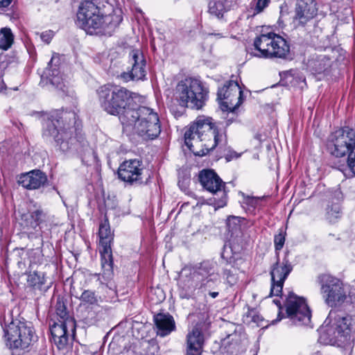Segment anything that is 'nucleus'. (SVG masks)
<instances>
[{
	"instance_id": "nucleus-19",
	"label": "nucleus",
	"mask_w": 355,
	"mask_h": 355,
	"mask_svg": "<svg viewBox=\"0 0 355 355\" xmlns=\"http://www.w3.org/2000/svg\"><path fill=\"white\" fill-rule=\"evenodd\" d=\"M315 0H297L293 21L297 25L304 26L318 13Z\"/></svg>"
},
{
	"instance_id": "nucleus-24",
	"label": "nucleus",
	"mask_w": 355,
	"mask_h": 355,
	"mask_svg": "<svg viewBox=\"0 0 355 355\" xmlns=\"http://www.w3.org/2000/svg\"><path fill=\"white\" fill-rule=\"evenodd\" d=\"M157 328V335L164 337L171 334L175 329L173 318L169 314L159 313L154 318Z\"/></svg>"
},
{
	"instance_id": "nucleus-34",
	"label": "nucleus",
	"mask_w": 355,
	"mask_h": 355,
	"mask_svg": "<svg viewBox=\"0 0 355 355\" xmlns=\"http://www.w3.org/2000/svg\"><path fill=\"white\" fill-rule=\"evenodd\" d=\"M270 2V0H257L255 6L252 8V15L262 12L268 6Z\"/></svg>"
},
{
	"instance_id": "nucleus-20",
	"label": "nucleus",
	"mask_w": 355,
	"mask_h": 355,
	"mask_svg": "<svg viewBox=\"0 0 355 355\" xmlns=\"http://www.w3.org/2000/svg\"><path fill=\"white\" fill-rule=\"evenodd\" d=\"M142 163L139 159H129L123 162L118 169L119 178L126 182L133 183L141 181Z\"/></svg>"
},
{
	"instance_id": "nucleus-14",
	"label": "nucleus",
	"mask_w": 355,
	"mask_h": 355,
	"mask_svg": "<svg viewBox=\"0 0 355 355\" xmlns=\"http://www.w3.org/2000/svg\"><path fill=\"white\" fill-rule=\"evenodd\" d=\"M219 100L223 111L234 112L243 103V92L238 83L230 80L218 90Z\"/></svg>"
},
{
	"instance_id": "nucleus-38",
	"label": "nucleus",
	"mask_w": 355,
	"mask_h": 355,
	"mask_svg": "<svg viewBox=\"0 0 355 355\" xmlns=\"http://www.w3.org/2000/svg\"><path fill=\"white\" fill-rule=\"evenodd\" d=\"M53 37V32L51 31H46L40 34V38L46 44H49Z\"/></svg>"
},
{
	"instance_id": "nucleus-43",
	"label": "nucleus",
	"mask_w": 355,
	"mask_h": 355,
	"mask_svg": "<svg viewBox=\"0 0 355 355\" xmlns=\"http://www.w3.org/2000/svg\"><path fill=\"white\" fill-rule=\"evenodd\" d=\"M12 0H0V7L6 8L8 6Z\"/></svg>"
},
{
	"instance_id": "nucleus-15",
	"label": "nucleus",
	"mask_w": 355,
	"mask_h": 355,
	"mask_svg": "<svg viewBox=\"0 0 355 355\" xmlns=\"http://www.w3.org/2000/svg\"><path fill=\"white\" fill-rule=\"evenodd\" d=\"M213 274V268L208 262L202 263L197 268L189 266L183 268L180 273V278L191 282V286L202 287L207 286V284L212 281L213 279L209 278Z\"/></svg>"
},
{
	"instance_id": "nucleus-37",
	"label": "nucleus",
	"mask_w": 355,
	"mask_h": 355,
	"mask_svg": "<svg viewBox=\"0 0 355 355\" xmlns=\"http://www.w3.org/2000/svg\"><path fill=\"white\" fill-rule=\"evenodd\" d=\"M285 243V236L283 232H279L275 236L274 243L276 252L282 249Z\"/></svg>"
},
{
	"instance_id": "nucleus-9",
	"label": "nucleus",
	"mask_w": 355,
	"mask_h": 355,
	"mask_svg": "<svg viewBox=\"0 0 355 355\" xmlns=\"http://www.w3.org/2000/svg\"><path fill=\"white\" fill-rule=\"evenodd\" d=\"M254 46L259 51V56L265 58H285L290 52V46L286 40L272 32L256 37Z\"/></svg>"
},
{
	"instance_id": "nucleus-35",
	"label": "nucleus",
	"mask_w": 355,
	"mask_h": 355,
	"mask_svg": "<svg viewBox=\"0 0 355 355\" xmlns=\"http://www.w3.org/2000/svg\"><path fill=\"white\" fill-rule=\"evenodd\" d=\"M263 198H259V197H252V196H244L243 204L245 205L248 207V209L250 208L254 209L257 207L260 201L262 200Z\"/></svg>"
},
{
	"instance_id": "nucleus-7",
	"label": "nucleus",
	"mask_w": 355,
	"mask_h": 355,
	"mask_svg": "<svg viewBox=\"0 0 355 355\" xmlns=\"http://www.w3.org/2000/svg\"><path fill=\"white\" fill-rule=\"evenodd\" d=\"M121 21L119 16L103 15L99 6L89 0L82 2L77 12L76 23L85 30L115 28Z\"/></svg>"
},
{
	"instance_id": "nucleus-10",
	"label": "nucleus",
	"mask_w": 355,
	"mask_h": 355,
	"mask_svg": "<svg viewBox=\"0 0 355 355\" xmlns=\"http://www.w3.org/2000/svg\"><path fill=\"white\" fill-rule=\"evenodd\" d=\"M320 286V293L324 302L331 307L343 304L347 297V292L343 282L329 274H321L318 277Z\"/></svg>"
},
{
	"instance_id": "nucleus-41",
	"label": "nucleus",
	"mask_w": 355,
	"mask_h": 355,
	"mask_svg": "<svg viewBox=\"0 0 355 355\" xmlns=\"http://www.w3.org/2000/svg\"><path fill=\"white\" fill-rule=\"evenodd\" d=\"M202 349L187 346V355H201Z\"/></svg>"
},
{
	"instance_id": "nucleus-13",
	"label": "nucleus",
	"mask_w": 355,
	"mask_h": 355,
	"mask_svg": "<svg viewBox=\"0 0 355 355\" xmlns=\"http://www.w3.org/2000/svg\"><path fill=\"white\" fill-rule=\"evenodd\" d=\"M287 317L296 325H309L311 322V311L303 297L291 293L286 302Z\"/></svg>"
},
{
	"instance_id": "nucleus-5",
	"label": "nucleus",
	"mask_w": 355,
	"mask_h": 355,
	"mask_svg": "<svg viewBox=\"0 0 355 355\" xmlns=\"http://www.w3.org/2000/svg\"><path fill=\"white\" fill-rule=\"evenodd\" d=\"M322 329L329 336L330 342L345 345L354 337L355 316L331 311Z\"/></svg>"
},
{
	"instance_id": "nucleus-28",
	"label": "nucleus",
	"mask_w": 355,
	"mask_h": 355,
	"mask_svg": "<svg viewBox=\"0 0 355 355\" xmlns=\"http://www.w3.org/2000/svg\"><path fill=\"white\" fill-rule=\"evenodd\" d=\"M14 37L11 30L3 28L0 32V49L8 50L13 43Z\"/></svg>"
},
{
	"instance_id": "nucleus-6",
	"label": "nucleus",
	"mask_w": 355,
	"mask_h": 355,
	"mask_svg": "<svg viewBox=\"0 0 355 355\" xmlns=\"http://www.w3.org/2000/svg\"><path fill=\"white\" fill-rule=\"evenodd\" d=\"M208 89L200 80L187 78L178 83L175 95L180 106L200 110L208 99Z\"/></svg>"
},
{
	"instance_id": "nucleus-46",
	"label": "nucleus",
	"mask_w": 355,
	"mask_h": 355,
	"mask_svg": "<svg viewBox=\"0 0 355 355\" xmlns=\"http://www.w3.org/2000/svg\"><path fill=\"white\" fill-rule=\"evenodd\" d=\"M274 302H275L277 304V303H279V302L277 300H274Z\"/></svg>"
},
{
	"instance_id": "nucleus-23",
	"label": "nucleus",
	"mask_w": 355,
	"mask_h": 355,
	"mask_svg": "<svg viewBox=\"0 0 355 355\" xmlns=\"http://www.w3.org/2000/svg\"><path fill=\"white\" fill-rule=\"evenodd\" d=\"M56 56L53 55L51 61L49 63V67H47L44 71V76L49 80L50 83L55 86L57 89L64 92L65 78L60 74V68H58L55 64L53 66V62L56 59Z\"/></svg>"
},
{
	"instance_id": "nucleus-17",
	"label": "nucleus",
	"mask_w": 355,
	"mask_h": 355,
	"mask_svg": "<svg viewBox=\"0 0 355 355\" xmlns=\"http://www.w3.org/2000/svg\"><path fill=\"white\" fill-rule=\"evenodd\" d=\"M50 331L55 345L63 349L67 345L69 336H75L76 322L73 318L58 320L51 325Z\"/></svg>"
},
{
	"instance_id": "nucleus-45",
	"label": "nucleus",
	"mask_w": 355,
	"mask_h": 355,
	"mask_svg": "<svg viewBox=\"0 0 355 355\" xmlns=\"http://www.w3.org/2000/svg\"><path fill=\"white\" fill-rule=\"evenodd\" d=\"M2 83H3V80L1 78V76H0V88L2 86Z\"/></svg>"
},
{
	"instance_id": "nucleus-3",
	"label": "nucleus",
	"mask_w": 355,
	"mask_h": 355,
	"mask_svg": "<svg viewBox=\"0 0 355 355\" xmlns=\"http://www.w3.org/2000/svg\"><path fill=\"white\" fill-rule=\"evenodd\" d=\"M98 101L101 108L111 115L121 116L132 107L136 94L125 87L105 85L96 90Z\"/></svg>"
},
{
	"instance_id": "nucleus-31",
	"label": "nucleus",
	"mask_w": 355,
	"mask_h": 355,
	"mask_svg": "<svg viewBox=\"0 0 355 355\" xmlns=\"http://www.w3.org/2000/svg\"><path fill=\"white\" fill-rule=\"evenodd\" d=\"M44 216L43 211L39 207L35 210L31 211V220L29 222L31 227L35 228L37 227L42 220Z\"/></svg>"
},
{
	"instance_id": "nucleus-11",
	"label": "nucleus",
	"mask_w": 355,
	"mask_h": 355,
	"mask_svg": "<svg viewBox=\"0 0 355 355\" xmlns=\"http://www.w3.org/2000/svg\"><path fill=\"white\" fill-rule=\"evenodd\" d=\"M98 237L103 276L106 279H110L113 275V259L111 244L114 239V234L111 231L107 219H105L99 225Z\"/></svg>"
},
{
	"instance_id": "nucleus-21",
	"label": "nucleus",
	"mask_w": 355,
	"mask_h": 355,
	"mask_svg": "<svg viewBox=\"0 0 355 355\" xmlns=\"http://www.w3.org/2000/svg\"><path fill=\"white\" fill-rule=\"evenodd\" d=\"M19 184L28 189H37L47 182V177L44 173L40 170H33L21 175L19 179Z\"/></svg>"
},
{
	"instance_id": "nucleus-25",
	"label": "nucleus",
	"mask_w": 355,
	"mask_h": 355,
	"mask_svg": "<svg viewBox=\"0 0 355 355\" xmlns=\"http://www.w3.org/2000/svg\"><path fill=\"white\" fill-rule=\"evenodd\" d=\"M201 324H197L187 336V346L202 349L204 344V336L201 332Z\"/></svg>"
},
{
	"instance_id": "nucleus-47",
	"label": "nucleus",
	"mask_w": 355,
	"mask_h": 355,
	"mask_svg": "<svg viewBox=\"0 0 355 355\" xmlns=\"http://www.w3.org/2000/svg\"><path fill=\"white\" fill-rule=\"evenodd\" d=\"M87 355H96V354H95V353H90V354H87Z\"/></svg>"
},
{
	"instance_id": "nucleus-36",
	"label": "nucleus",
	"mask_w": 355,
	"mask_h": 355,
	"mask_svg": "<svg viewBox=\"0 0 355 355\" xmlns=\"http://www.w3.org/2000/svg\"><path fill=\"white\" fill-rule=\"evenodd\" d=\"M241 218L236 216H230L227 218V225L232 232L236 231L240 228Z\"/></svg>"
},
{
	"instance_id": "nucleus-26",
	"label": "nucleus",
	"mask_w": 355,
	"mask_h": 355,
	"mask_svg": "<svg viewBox=\"0 0 355 355\" xmlns=\"http://www.w3.org/2000/svg\"><path fill=\"white\" fill-rule=\"evenodd\" d=\"M331 66V61L325 55H320L309 62V67L315 73H322L326 71Z\"/></svg>"
},
{
	"instance_id": "nucleus-44",
	"label": "nucleus",
	"mask_w": 355,
	"mask_h": 355,
	"mask_svg": "<svg viewBox=\"0 0 355 355\" xmlns=\"http://www.w3.org/2000/svg\"><path fill=\"white\" fill-rule=\"evenodd\" d=\"M209 295L213 298H216L218 295V292H210Z\"/></svg>"
},
{
	"instance_id": "nucleus-39",
	"label": "nucleus",
	"mask_w": 355,
	"mask_h": 355,
	"mask_svg": "<svg viewBox=\"0 0 355 355\" xmlns=\"http://www.w3.org/2000/svg\"><path fill=\"white\" fill-rule=\"evenodd\" d=\"M340 214V209L339 207L337 206H335L334 207H332L330 210L327 211V216L328 218L331 220L333 218H338Z\"/></svg>"
},
{
	"instance_id": "nucleus-18",
	"label": "nucleus",
	"mask_w": 355,
	"mask_h": 355,
	"mask_svg": "<svg viewBox=\"0 0 355 355\" xmlns=\"http://www.w3.org/2000/svg\"><path fill=\"white\" fill-rule=\"evenodd\" d=\"M131 69L121 75L125 82L129 80H142L146 76V60L142 52L139 49H133L130 52Z\"/></svg>"
},
{
	"instance_id": "nucleus-27",
	"label": "nucleus",
	"mask_w": 355,
	"mask_h": 355,
	"mask_svg": "<svg viewBox=\"0 0 355 355\" xmlns=\"http://www.w3.org/2000/svg\"><path fill=\"white\" fill-rule=\"evenodd\" d=\"M225 1L226 0H211L209 3V12L218 18L222 17L227 10Z\"/></svg>"
},
{
	"instance_id": "nucleus-42",
	"label": "nucleus",
	"mask_w": 355,
	"mask_h": 355,
	"mask_svg": "<svg viewBox=\"0 0 355 355\" xmlns=\"http://www.w3.org/2000/svg\"><path fill=\"white\" fill-rule=\"evenodd\" d=\"M247 318H251L252 321L257 322L258 321L259 316L255 315V312L254 311H251L248 313Z\"/></svg>"
},
{
	"instance_id": "nucleus-4",
	"label": "nucleus",
	"mask_w": 355,
	"mask_h": 355,
	"mask_svg": "<svg viewBox=\"0 0 355 355\" xmlns=\"http://www.w3.org/2000/svg\"><path fill=\"white\" fill-rule=\"evenodd\" d=\"M76 114L73 111H61L52 116L43 125V137L49 141L53 140L60 149L67 152L71 148V129L76 123Z\"/></svg>"
},
{
	"instance_id": "nucleus-29",
	"label": "nucleus",
	"mask_w": 355,
	"mask_h": 355,
	"mask_svg": "<svg viewBox=\"0 0 355 355\" xmlns=\"http://www.w3.org/2000/svg\"><path fill=\"white\" fill-rule=\"evenodd\" d=\"M27 282L31 286L42 290L45 283L44 275L42 272L35 271L30 272L27 277Z\"/></svg>"
},
{
	"instance_id": "nucleus-16",
	"label": "nucleus",
	"mask_w": 355,
	"mask_h": 355,
	"mask_svg": "<svg viewBox=\"0 0 355 355\" xmlns=\"http://www.w3.org/2000/svg\"><path fill=\"white\" fill-rule=\"evenodd\" d=\"M292 270L293 266L288 259V253H286L282 261H277L270 271L272 284L270 296L281 295L284 283Z\"/></svg>"
},
{
	"instance_id": "nucleus-33",
	"label": "nucleus",
	"mask_w": 355,
	"mask_h": 355,
	"mask_svg": "<svg viewBox=\"0 0 355 355\" xmlns=\"http://www.w3.org/2000/svg\"><path fill=\"white\" fill-rule=\"evenodd\" d=\"M225 344H230L233 346H238L241 343V336L240 334L234 331L233 334H229L224 339Z\"/></svg>"
},
{
	"instance_id": "nucleus-22",
	"label": "nucleus",
	"mask_w": 355,
	"mask_h": 355,
	"mask_svg": "<svg viewBox=\"0 0 355 355\" xmlns=\"http://www.w3.org/2000/svg\"><path fill=\"white\" fill-rule=\"evenodd\" d=\"M199 180L203 188L212 193L221 191L224 187L222 180L212 170H202L199 174Z\"/></svg>"
},
{
	"instance_id": "nucleus-2",
	"label": "nucleus",
	"mask_w": 355,
	"mask_h": 355,
	"mask_svg": "<svg viewBox=\"0 0 355 355\" xmlns=\"http://www.w3.org/2000/svg\"><path fill=\"white\" fill-rule=\"evenodd\" d=\"M123 128L133 132L145 139H153L161 132L157 113L153 109L141 106L134 110H128L121 116Z\"/></svg>"
},
{
	"instance_id": "nucleus-40",
	"label": "nucleus",
	"mask_w": 355,
	"mask_h": 355,
	"mask_svg": "<svg viewBox=\"0 0 355 355\" xmlns=\"http://www.w3.org/2000/svg\"><path fill=\"white\" fill-rule=\"evenodd\" d=\"M225 275H226V279L227 282L230 285H234L237 281V277L233 274L230 270H225Z\"/></svg>"
},
{
	"instance_id": "nucleus-1",
	"label": "nucleus",
	"mask_w": 355,
	"mask_h": 355,
	"mask_svg": "<svg viewBox=\"0 0 355 355\" xmlns=\"http://www.w3.org/2000/svg\"><path fill=\"white\" fill-rule=\"evenodd\" d=\"M184 142L195 155L204 156L216 146H225V132L218 129L209 117L199 116L184 133Z\"/></svg>"
},
{
	"instance_id": "nucleus-12",
	"label": "nucleus",
	"mask_w": 355,
	"mask_h": 355,
	"mask_svg": "<svg viewBox=\"0 0 355 355\" xmlns=\"http://www.w3.org/2000/svg\"><path fill=\"white\" fill-rule=\"evenodd\" d=\"M6 343L10 348L28 347L33 341L32 328L24 322L12 320L5 329Z\"/></svg>"
},
{
	"instance_id": "nucleus-30",
	"label": "nucleus",
	"mask_w": 355,
	"mask_h": 355,
	"mask_svg": "<svg viewBox=\"0 0 355 355\" xmlns=\"http://www.w3.org/2000/svg\"><path fill=\"white\" fill-rule=\"evenodd\" d=\"M80 299L84 304L94 305L98 304V302L101 300V297L96 295L92 291L86 290L83 292Z\"/></svg>"
},
{
	"instance_id": "nucleus-32",
	"label": "nucleus",
	"mask_w": 355,
	"mask_h": 355,
	"mask_svg": "<svg viewBox=\"0 0 355 355\" xmlns=\"http://www.w3.org/2000/svg\"><path fill=\"white\" fill-rule=\"evenodd\" d=\"M55 313L60 318L58 320H65L68 318H71L68 315V312L67 311V308L64 303L60 298L58 299L56 302Z\"/></svg>"
},
{
	"instance_id": "nucleus-8",
	"label": "nucleus",
	"mask_w": 355,
	"mask_h": 355,
	"mask_svg": "<svg viewBox=\"0 0 355 355\" xmlns=\"http://www.w3.org/2000/svg\"><path fill=\"white\" fill-rule=\"evenodd\" d=\"M329 147L333 155H347V166L355 175V131L344 127L334 132L329 137Z\"/></svg>"
}]
</instances>
